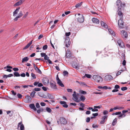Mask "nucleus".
I'll return each mask as SVG.
<instances>
[{
  "label": "nucleus",
  "mask_w": 130,
  "mask_h": 130,
  "mask_svg": "<svg viewBox=\"0 0 130 130\" xmlns=\"http://www.w3.org/2000/svg\"><path fill=\"white\" fill-rule=\"evenodd\" d=\"M118 14L119 16L120 19L118 20V25L119 27L122 28L124 27V22L123 20V13L122 12L119 11L118 13Z\"/></svg>",
  "instance_id": "obj_1"
},
{
  "label": "nucleus",
  "mask_w": 130,
  "mask_h": 130,
  "mask_svg": "<svg viewBox=\"0 0 130 130\" xmlns=\"http://www.w3.org/2000/svg\"><path fill=\"white\" fill-rule=\"evenodd\" d=\"M116 5L117 6L118 10L117 11L118 13L119 11L121 12V8H122L125 5V4H122L120 0H117L116 3Z\"/></svg>",
  "instance_id": "obj_2"
},
{
  "label": "nucleus",
  "mask_w": 130,
  "mask_h": 130,
  "mask_svg": "<svg viewBox=\"0 0 130 130\" xmlns=\"http://www.w3.org/2000/svg\"><path fill=\"white\" fill-rule=\"evenodd\" d=\"M93 79L98 82H102L103 79L100 76L98 75H94L93 76Z\"/></svg>",
  "instance_id": "obj_3"
},
{
  "label": "nucleus",
  "mask_w": 130,
  "mask_h": 130,
  "mask_svg": "<svg viewBox=\"0 0 130 130\" xmlns=\"http://www.w3.org/2000/svg\"><path fill=\"white\" fill-rule=\"evenodd\" d=\"M50 87L52 89L54 90L57 89L56 84L55 82L52 80H51L50 82Z\"/></svg>",
  "instance_id": "obj_4"
},
{
  "label": "nucleus",
  "mask_w": 130,
  "mask_h": 130,
  "mask_svg": "<svg viewBox=\"0 0 130 130\" xmlns=\"http://www.w3.org/2000/svg\"><path fill=\"white\" fill-rule=\"evenodd\" d=\"M56 79L58 84L61 87H63L64 86L58 77V75H57Z\"/></svg>",
  "instance_id": "obj_5"
},
{
  "label": "nucleus",
  "mask_w": 130,
  "mask_h": 130,
  "mask_svg": "<svg viewBox=\"0 0 130 130\" xmlns=\"http://www.w3.org/2000/svg\"><path fill=\"white\" fill-rule=\"evenodd\" d=\"M117 42L119 45L122 48L125 47V45L122 41L120 40L119 39L117 40Z\"/></svg>",
  "instance_id": "obj_6"
},
{
  "label": "nucleus",
  "mask_w": 130,
  "mask_h": 130,
  "mask_svg": "<svg viewBox=\"0 0 130 130\" xmlns=\"http://www.w3.org/2000/svg\"><path fill=\"white\" fill-rule=\"evenodd\" d=\"M64 43L65 44L66 47H68L69 46L71 43L69 38H65Z\"/></svg>",
  "instance_id": "obj_7"
},
{
  "label": "nucleus",
  "mask_w": 130,
  "mask_h": 130,
  "mask_svg": "<svg viewBox=\"0 0 130 130\" xmlns=\"http://www.w3.org/2000/svg\"><path fill=\"white\" fill-rule=\"evenodd\" d=\"M43 84L45 85H47L49 83V80L47 77L44 78L42 80Z\"/></svg>",
  "instance_id": "obj_8"
},
{
  "label": "nucleus",
  "mask_w": 130,
  "mask_h": 130,
  "mask_svg": "<svg viewBox=\"0 0 130 130\" xmlns=\"http://www.w3.org/2000/svg\"><path fill=\"white\" fill-rule=\"evenodd\" d=\"M60 121L61 124H66L67 123V121L63 117H61L60 119Z\"/></svg>",
  "instance_id": "obj_9"
},
{
  "label": "nucleus",
  "mask_w": 130,
  "mask_h": 130,
  "mask_svg": "<svg viewBox=\"0 0 130 130\" xmlns=\"http://www.w3.org/2000/svg\"><path fill=\"white\" fill-rule=\"evenodd\" d=\"M78 21V22L82 23L83 22L84 20V18L83 15L82 14L77 19Z\"/></svg>",
  "instance_id": "obj_10"
},
{
  "label": "nucleus",
  "mask_w": 130,
  "mask_h": 130,
  "mask_svg": "<svg viewBox=\"0 0 130 130\" xmlns=\"http://www.w3.org/2000/svg\"><path fill=\"white\" fill-rule=\"evenodd\" d=\"M71 52L69 50H68L66 51V57L70 58L71 57Z\"/></svg>",
  "instance_id": "obj_11"
},
{
  "label": "nucleus",
  "mask_w": 130,
  "mask_h": 130,
  "mask_svg": "<svg viewBox=\"0 0 130 130\" xmlns=\"http://www.w3.org/2000/svg\"><path fill=\"white\" fill-rule=\"evenodd\" d=\"M60 104L64 108H67L68 107V105L67 104V102L64 101H60L59 102Z\"/></svg>",
  "instance_id": "obj_12"
},
{
  "label": "nucleus",
  "mask_w": 130,
  "mask_h": 130,
  "mask_svg": "<svg viewBox=\"0 0 130 130\" xmlns=\"http://www.w3.org/2000/svg\"><path fill=\"white\" fill-rule=\"evenodd\" d=\"M105 78L106 80H110L113 79V77L111 75H108L105 76Z\"/></svg>",
  "instance_id": "obj_13"
},
{
  "label": "nucleus",
  "mask_w": 130,
  "mask_h": 130,
  "mask_svg": "<svg viewBox=\"0 0 130 130\" xmlns=\"http://www.w3.org/2000/svg\"><path fill=\"white\" fill-rule=\"evenodd\" d=\"M121 35L123 38H127L128 37V35L127 32L125 30H122L121 31Z\"/></svg>",
  "instance_id": "obj_14"
},
{
  "label": "nucleus",
  "mask_w": 130,
  "mask_h": 130,
  "mask_svg": "<svg viewBox=\"0 0 130 130\" xmlns=\"http://www.w3.org/2000/svg\"><path fill=\"white\" fill-rule=\"evenodd\" d=\"M20 125H21L20 126V130H24V125L22 124V121H21L18 123V128L19 127Z\"/></svg>",
  "instance_id": "obj_15"
},
{
  "label": "nucleus",
  "mask_w": 130,
  "mask_h": 130,
  "mask_svg": "<svg viewBox=\"0 0 130 130\" xmlns=\"http://www.w3.org/2000/svg\"><path fill=\"white\" fill-rule=\"evenodd\" d=\"M24 1L25 0H20L15 3L14 5V6L16 7L19 6L21 5Z\"/></svg>",
  "instance_id": "obj_16"
},
{
  "label": "nucleus",
  "mask_w": 130,
  "mask_h": 130,
  "mask_svg": "<svg viewBox=\"0 0 130 130\" xmlns=\"http://www.w3.org/2000/svg\"><path fill=\"white\" fill-rule=\"evenodd\" d=\"M92 20L93 23L96 24H99V20L97 18H93L92 19Z\"/></svg>",
  "instance_id": "obj_17"
},
{
  "label": "nucleus",
  "mask_w": 130,
  "mask_h": 130,
  "mask_svg": "<svg viewBox=\"0 0 130 130\" xmlns=\"http://www.w3.org/2000/svg\"><path fill=\"white\" fill-rule=\"evenodd\" d=\"M73 96L74 98L73 100L75 102H79L80 101V100L78 99V98L76 95Z\"/></svg>",
  "instance_id": "obj_18"
},
{
  "label": "nucleus",
  "mask_w": 130,
  "mask_h": 130,
  "mask_svg": "<svg viewBox=\"0 0 130 130\" xmlns=\"http://www.w3.org/2000/svg\"><path fill=\"white\" fill-rule=\"evenodd\" d=\"M20 8L19 7H18L15 9V10L13 12V15L14 16H15L17 14L18 12L19 11Z\"/></svg>",
  "instance_id": "obj_19"
},
{
  "label": "nucleus",
  "mask_w": 130,
  "mask_h": 130,
  "mask_svg": "<svg viewBox=\"0 0 130 130\" xmlns=\"http://www.w3.org/2000/svg\"><path fill=\"white\" fill-rule=\"evenodd\" d=\"M29 107L31 109H33L35 111L37 110V109L35 108V105L34 104H30Z\"/></svg>",
  "instance_id": "obj_20"
},
{
  "label": "nucleus",
  "mask_w": 130,
  "mask_h": 130,
  "mask_svg": "<svg viewBox=\"0 0 130 130\" xmlns=\"http://www.w3.org/2000/svg\"><path fill=\"white\" fill-rule=\"evenodd\" d=\"M33 40H32L29 43H28L27 45L24 47L23 48V50H26L32 44Z\"/></svg>",
  "instance_id": "obj_21"
},
{
  "label": "nucleus",
  "mask_w": 130,
  "mask_h": 130,
  "mask_svg": "<svg viewBox=\"0 0 130 130\" xmlns=\"http://www.w3.org/2000/svg\"><path fill=\"white\" fill-rule=\"evenodd\" d=\"M33 40H32L29 43H28L27 45L24 47L23 48V50H26L32 44Z\"/></svg>",
  "instance_id": "obj_22"
},
{
  "label": "nucleus",
  "mask_w": 130,
  "mask_h": 130,
  "mask_svg": "<svg viewBox=\"0 0 130 130\" xmlns=\"http://www.w3.org/2000/svg\"><path fill=\"white\" fill-rule=\"evenodd\" d=\"M101 23L102 26L103 27L107 29L108 28V26L103 21H101Z\"/></svg>",
  "instance_id": "obj_23"
},
{
  "label": "nucleus",
  "mask_w": 130,
  "mask_h": 130,
  "mask_svg": "<svg viewBox=\"0 0 130 130\" xmlns=\"http://www.w3.org/2000/svg\"><path fill=\"white\" fill-rule=\"evenodd\" d=\"M108 30L109 33L113 36H115V32H114L112 29H108Z\"/></svg>",
  "instance_id": "obj_24"
},
{
  "label": "nucleus",
  "mask_w": 130,
  "mask_h": 130,
  "mask_svg": "<svg viewBox=\"0 0 130 130\" xmlns=\"http://www.w3.org/2000/svg\"><path fill=\"white\" fill-rule=\"evenodd\" d=\"M29 59V58L27 57H25L22 59V62L23 63L24 62H27L28 60Z\"/></svg>",
  "instance_id": "obj_25"
},
{
  "label": "nucleus",
  "mask_w": 130,
  "mask_h": 130,
  "mask_svg": "<svg viewBox=\"0 0 130 130\" xmlns=\"http://www.w3.org/2000/svg\"><path fill=\"white\" fill-rule=\"evenodd\" d=\"M14 76L19 77L20 76V74L17 72H15L14 73Z\"/></svg>",
  "instance_id": "obj_26"
},
{
  "label": "nucleus",
  "mask_w": 130,
  "mask_h": 130,
  "mask_svg": "<svg viewBox=\"0 0 130 130\" xmlns=\"http://www.w3.org/2000/svg\"><path fill=\"white\" fill-rule=\"evenodd\" d=\"M26 98L29 102H30L31 101V97H30L29 95H27L26 97Z\"/></svg>",
  "instance_id": "obj_27"
},
{
  "label": "nucleus",
  "mask_w": 130,
  "mask_h": 130,
  "mask_svg": "<svg viewBox=\"0 0 130 130\" xmlns=\"http://www.w3.org/2000/svg\"><path fill=\"white\" fill-rule=\"evenodd\" d=\"M117 119L116 118H115L114 120L113 121L112 123V125L113 126H114L117 123Z\"/></svg>",
  "instance_id": "obj_28"
},
{
  "label": "nucleus",
  "mask_w": 130,
  "mask_h": 130,
  "mask_svg": "<svg viewBox=\"0 0 130 130\" xmlns=\"http://www.w3.org/2000/svg\"><path fill=\"white\" fill-rule=\"evenodd\" d=\"M72 67L74 68L78 69H79V67L77 64H72Z\"/></svg>",
  "instance_id": "obj_29"
},
{
  "label": "nucleus",
  "mask_w": 130,
  "mask_h": 130,
  "mask_svg": "<svg viewBox=\"0 0 130 130\" xmlns=\"http://www.w3.org/2000/svg\"><path fill=\"white\" fill-rule=\"evenodd\" d=\"M46 110L49 113H51L52 110L50 108L48 107H46Z\"/></svg>",
  "instance_id": "obj_30"
},
{
  "label": "nucleus",
  "mask_w": 130,
  "mask_h": 130,
  "mask_svg": "<svg viewBox=\"0 0 130 130\" xmlns=\"http://www.w3.org/2000/svg\"><path fill=\"white\" fill-rule=\"evenodd\" d=\"M36 93V92L34 91L32 92L30 94V96L32 98H34V95Z\"/></svg>",
  "instance_id": "obj_31"
},
{
  "label": "nucleus",
  "mask_w": 130,
  "mask_h": 130,
  "mask_svg": "<svg viewBox=\"0 0 130 130\" xmlns=\"http://www.w3.org/2000/svg\"><path fill=\"white\" fill-rule=\"evenodd\" d=\"M80 99L81 101H84L85 99V97L83 95H81L80 97Z\"/></svg>",
  "instance_id": "obj_32"
},
{
  "label": "nucleus",
  "mask_w": 130,
  "mask_h": 130,
  "mask_svg": "<svg viewBox=\"0 0 130 130\" xmlns=\"http://www.w3.org/2000/svg\"><path fill=\"white\" fill-rule=\"evenodd\" d=\"M23 15V14L22 11H20L19 13L18 14V16L19 18H21Z\"/></svg>",
  "instance_id": "obj_33"
},
{
  "label": "nucleus",
  "mask_w": 130,
  "mask_h": 130,
  "mask_svg": "<svg viewBox=\"0 0 130 130\" xmlns=\"http://www.w3.org/2000/svg\"><path fill=\"white\" fill-rule=\"evenodd\" d=\"M107 116H104L102 117L101 119L102 120H107Z\"/></svg>",
  "instance_id": "obj_34"
},
{
  "label": "nucleus",
  "mask_w": 130,
  "mask_h": 130,
  "mask_svg": "<svg viewBox=\"0 0 130 130\" xmlns=\"http://www.w3.org/2000/svg\"><path fill=\"white\" fill-rule=\"evenodd\" d=\"M80 92L81 94H86L87 93L86 92L84 91L83 90H80L79 91Z\"/></svg>",
  "instance_id": "obj_35"
},
{
  "label": "nucleus",
  "mask_w": 130,
  "mask_h": 130,
  "mask_svg": "<svg viewBox=\"0 0 130 130\" xmlns=\"http://www.w3.org/2000/svg\"><path fill=\"white\" fill-rule=\"evenodd\" d=\"M48 46L47 45H44L43 47V50H45L47 49V48Z\"/></svg>",
  "instance_id": "obj_36"
},
{
  "label": "nucleus",
  "mask_w": 130,
  "mask_h": 130,
  "mask_svg": "<svg viewBox=\"0 0 130 130\" xmlns=\"http://www.w3.org/2000/svg\"><path fill=\"white\" fill-rule=\"evenodd\" d=\"M85 76L88 78H90L91 77V75L87 74H85Z\"/></svg>",
  "instance_id": "obj_37"
},
{
  "label": "nucleus",
  "mask_w": 130,
  "mask_h": 130,
  "mask_svg": "<svg viewBox=\"0 0 130 130\" xmlns=\"http://www.w3.org/2000/svg\"><path fill=\"white\" fill-rule=\"evenodd\" d=\"M63 73V75L64 76H66V75H68V72L66 71H64Z\"/></svg>",
  "instance_id": "obj_38"
},
{
  "label": "nucleus",
  "mask_w": 130,
  "mask_h": 130,
  "mask_svg": "<svg viewBox=\"0 0 130 130\" xmlns=\"http://www.w3.org/2000/svg\"><path fill=\"white\" fill-rule=\"evenodd\" d=\"M31 76L33 78V79H35L36 78V77L35 74L33 73L31 74Z\"/></svg>",
  "instance_id": "obj_39"
},
{
  "label": "nucleus",
  "mask_w": 130,
  "mask_h": 130,
  "mask_svg": "<svg viewBox=\"0 0 130 130\" xmlns=\"http://www.w3.org/2000/svg\"><path fill=\"white\" fill-rule=\"evenodd\" d=\"M37 72L40 74H41L42 73V72L40 70L39 68L37 69V70H36Z\"/></svg>",
  "instance_id": "obj_40"
},
{
  "label": "nucleus",
  "mask_w": 130,
  "mask_h": 130,
  "mask_svg": "<svg viewBox=\"0 0 130 130\" xmlns=\"http://www.w3.org/2000/svg\"><path fill=\"white\" fill-rule=\"evenodd\" d=\"M127 89V88L126 87H123L121 88V90L123 91L126 90Z\"/></svg>",
  "instance_id": "obj_41"
},
{
  "label": "nucleus",
  "mask_w": 130,
  "mask_h": 130,
  "mask_svg": "<svg viewBox=\"0 0 130 130\" xmlns=\"http://www.w3.org/2000/svg\"><path fill=\"white\" fill-rule=\"evenodd\" d=\"M17 96L20 99L21 98L22 96L21 94L20 93L17 94Z\"/></svg>",
  "instance_id": "obj_42"
},
{
  "label": "nucleus",
  "mask_w": 130,
  "mask_h": 130,
  "mask_svg": "<svg viewBox=\"0 0 130 130\" xmlns=\"http://www.w3.org/2000/svg\"><path fill=\"white\" fill-rule=\"evenodd\" d=\"M81 4L82 3H78L75 6L77 8L78 7H79L81 5Z\"/></svg>",
  "instance_id": "obj_43"
},
{
  "label": "nucleus",
  "mask_w": 130,
  "mask_h": 130,
  "mask_svg": "<svg viewBox=\"0 0 130 130\" xmlns=\"http://www.w3.org/2000/svg\"><path fill=\"white\" fill-rule=\"evenodd\" d=\"M108 111L106 110H104L103 112V114L104 115H106L108 113Z\"/></svg>",
  "instance_id": "obj_44"
},
{
  "label": "nucleus",
  "mask_w": 130,
  "mask_h": 130,
  "mask_svg": "<svg viewBox=\"0 0 130 130\" xmlns=\"http://www.w3.org/2000/svg\"><path fill=\"white\" fill-rule=\"evenodd\" d=\"M98 115V113H93L92 115L94 117H95L97 116Z\"/></svg>",
  "instance_id": "obj_45"
},
{
  "label": "nucleus",
  "mask_w": 130,
  "mask_h": 130,
  "mask_svg": "<svg viewBox=\"0 0 130 130\" xmlns=\"http://www.w3.org/2000/svg\"><path fill=\"white\" fill-rule=\"evenodd\" d=\"M98 125L97 124L95 125L94 124H93L92 125V127L93 128H96L98 127Z\"/></svg>",
  "instance_id": "obj_46"
},
{
  "label": "nucleus",
  "mask_w": 130,
  "mask_h": 130,
  "mask_svg": "<svg viewBox=\"0 0 130 130\" xmlns=\"http://www.w3.org/2000/svg\"><path fill=\"white\" fill-rule=\"evenodd\" d=\"M36 106L37 108H39L40 107V106L39 104L38 103H36Z\"/></svg>",
  "instance_id": "obj_47"
},
{
  "label": "nucleus",
  "mask_w": 130,
  "mask_h": 130,
  "mask_svg": "<svg viewBox=\"0 0 130 130\" xmlns=\"http://www.w3.org/2000/svg\"><path fill=\"white\" fill-rule=\"evenodd\" d=\"M120 87L119 86L117 85H115V88L116 89H118Z\"/></svg>",
  "instance_id": "obj_48"
},
{
  "label": "nucleus",
  "mask_w": 130,
  "mask_h": 130,
  "mask_svg": "<svg viewBox=\"0 0 130 130\" xmlns=\"http://www.w3.org/2000/svg\"><path fill=\"white\" fill-rule=\"evenodd\" d=\"M34 90L35 91H40L41 90V89L38 88H35L34 89Z\"/></svg>",
  "instance_id": "obj_49"
},
{
  "label": "nucleus",
  "mask_w": 130,
  "mask_h": 130,
  "mask_svg": "<svg viewBox=\"0 0 130 130\" xmlns=\"http://www.w3.org/2000/svg\"><path fill=\"white\" fill-rule=\"evenodd\" d=\"M79 104H80V105L81 107H84L85 105L83 103L80 102L79 103Z\"/></svg>",
  "instance_id": "obj_50"
},
{
  "label": "nucleus",
  "mask_w": 130,
  "mask_h": 130,
  "mask_svg": "<svg viewBox=\"0 0 130 130\" xmlns=\"http://www.w3.org/2000/svg\"><path fill=\"white\" fill-rule=\"evenodd\" d=\"M105 121H106L105 120H102L100 121V123L101 124H103L105 123Z\"/></svg>",
  "instance_id": "obj_51"
},
{
  "label": "nucleus",
  "mask_w": 130,
  "mask_h": 130,
  "mask_svg": "<svg viewBox=\"0 0 130 130\" xmlns=\"http://www.w3.org/2000/svg\"><path fill=\"white\" fill-rule=\"evenodd\" d=\"M20 75V76L22 77H24L25 76H26V75H25V73H22V74H21Z\"/></svg>",
  "instance_id": "obj_52"
},
{
  "label": "nucleus",
  "mask_w": 130,
  "mask_h": 130,
  "mask_svg": "<svg viewBox=\"0 0 130 130\" xmlns=\"http://www.w3.org/2000/svg\"><path fill=\"white\" fill-rule=\"evenodd\" d=\"M98 111V110L96 109V108H94V109L93 108V109H92V111L94 112V111Z\"/></svg>",
  "instance_id": "obj_53"
},
{
  "label": "nucleus",
  "mask_w": 130,
  "mask_h": 130,
  "mask_svg": "<svg viewBox=\"0 0 130 130\" xmlns=\"http://www.w3.org/2000/svg\"><path fill=\"white\" fill-rule=\"evenodd\" d=\"M49 57H48L47 55H46L44 57V59L46 60H47L49 59Z\"/></svg>",
  "instance_id": "obj_54"
},
{
  "label": "nucleus",
  "mask_w": 130,
  "mask_h": 130,
  "mask_svg": "<svg viewBox=\"0 0 130 130\" xmlns=\"http://www.w3.org/2000/svg\"><path fill=\"white\" fill-rule=\"evenodd\" d=\"M38 86L39 87H42L43 86L42 84L41 83H38Z\"/></svg>",
  "instance_id": "obj_55"
},
{
  "label": "nucleus",
  "mask_w": 130,
  "mask_h": 130,
  "mask_svg": "<svg viewBox=\"0 0 130 130\" xmlns=\"http://www.w3.org/2000/svg\"><path fill=\"white\" fill-rule=\"evenodd\" d=\"M67 91L68 92H72V90L71 89H67Z\"/></svg>",
  "instance_id": "obj_56"
},
{
  "label": "nucleus",
  "mask_w": 130,
  "mask_h": 130,
  "mask_svg": "<svg viewBox=\"0 0 130 130\" xmlns=\"http://www.w3.org/2000/svg\"><path fill=\"white\" fill-rule=\"evenodd\" d=\"M70 34V32H66V35L67 36H69Z\"/></svg>",
  "instance_id": "obj_57"
},
{
  "label": "nucleus",
  "mask_w": 130,
  "mask_h": 130,
  "mask_svg": "<svg viewBox=\"0 0 130 130\" xmlns=\"http://www.w3.org/2000/svg\"><path fill=\"white\" fill-rule=\"evenodd\" d=\"M41 57H44L46 55V54L44 53H41Z\"/></svg>",
  "instance_id": "obj_58"
},
{
  "label": "nucleus",
  "mask_w": 130,
  "mask_h": 130,
  "mask_svg": "<svg viewBox=\"0 0 130 130\" xmlns=\"http://www.w3.org/2000/svg\"><path fill=\"white\" fill-rule=\"evenodd\" d=\"M90 120V118L89 117H87L86 119V121L87 122H89Z\"/></svg>",
  "instance_id": "obj_59"
},
{
  "label": "nucleus",
  "mask_w": 130,
  "mask_h": 130,
  "mask_svg": "<svg viewBox=\"0 0 130 130\" xmlns=\"http://www.w3.org/2000/svg\"><path fill=\"white\" fill-rule=\"evenodd\" d=\"M123 115H124L123 117H124L125 116V115H124L123 114H122L121 115L120 114V115L118 116V117L119 118L121 117Z\"/></svg>",
  "instance_id": "obj_60"
},
{
  "label": "nucleus",
  "mask_w": 130,
  "mask_h": 130,
  "mask_svg": "<svg viewBox=\"0 0 130 130\" xmlns=\"http://www.w3.org/2000/svg\"><path fill=\"white\" fill-rule=\"evenodd\" d=\"M13 70L14 71H17L19 70V69L17 68H14L13 69Z\"/></svg>",
  "instance_id": "obj_61"
},
{
  "label": "nucleus",
  "mask_w": 130,
  "mask_h": 130,
  "mask_svg": "<svg viewBox=\"0 0 130 130\" xmlns=\"http://www.w3.org/2000/svg\"><path fill=\"white\" fill-rule=\"evenodd\" d=\"M28 12H27L25 14H24L23 17L24 18H25L26 17V16L27 15H28Z\"/></svg>",
  "instance_id": "obj_62"
},
{
  "label": "nucleus",
  "mask_w": 130,
  "mask_h": 130,
  "mask_svg": "<svg viewBox=\"0 0 130 130\" xmlns=\"http://www.w3.org/2000/svg\"><path fill=\"white\" fill-rule=\"evenodd\" d=\"M40 105L42 106H44L45 105V103L44 102H41L40 103Z\"/></svg>",
  "instance_id": "obj_63"
},
{
  "label": "nucleus",
  "mask_w": 130,
  "mask_h": 130,
  "mask_svg": "<svg viewBox=\"0 0 130 130\" xmlns=\"http://www.w3.org/2000/svg\"><path fill=\"white\" fill-rule=\"evenodd\" d=\"M90 111H87L86 112V113L87 115H89L90 113Z\"/></svg>",
  "instance_id": "obj_64"
}]
</instances>
